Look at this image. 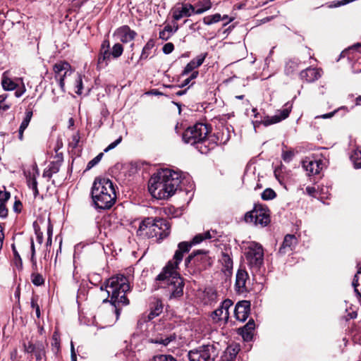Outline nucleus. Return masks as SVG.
Segmentation results:
<instances>
[{"label": "nucleus", "mask_w": 361, "mask_h": 361, "mask_svg": "<svg viewBox=\"0 0 361 361\" xmlns=\"http://www.w3.org/2000/svg\"><path fill=\"white\" fill-rule=\"evenodd\" d=\"M255 326V322L253 319L249 320V322L241 329H239L240 334L242 335L244 340L249 341L252 337V331Z\"/></svg>", "instance_id": "obj_27"}, {"label": "nucleus", "mask_w": 361, "mask_h": 361, "mask_svg": "<svg viewBox=\"0 0 361 361\" xmlns=\"http://www.w3.org/2000/svg\"><path fill=\"white\" fill-rule=\"evenodd\" d=\"M172 17L174 20H179L184 17H190L194 14V6L190 4H181L172 9Z\"/></svg>", "instance_id": "obj_18"}, {"label": "nucleus", "mask_w": 361, "mask_h": 361, "mask_svg": "<svg viewBox=\"0 0 361 361\" xmlns=\"http://www.w3.org/2000/svg\"><path fill=\"white\" fill-rule=\"evenodd\" d=\"M30 249H31V257H35L36 252H35V244H34L33 239H31Z\"/></svg>", "instance_id": "obj_61"}, {"label": "nucleus", "mask_w": 361, "mask_h": 361, "mask_svg": "<svg viewBox=\"0 0 361 361\" xmlns=\"http://www.w3.org/2000/svg\"><path fill=\"white\" fill-rule=\"evenodd\" d=\"M103 157V153H99L97 156H96L94 159L90 160L87 165V169L89 170L94 167L95 165H97L102 159Z\"/></svg>", "instance_id": "obj_49"}, {"label": "nucleus", "mask_w": 361, "mask_h": 361, "mask_svg": "<svg viewBox=\"0 0 361 361\" xmlns=\"http://www.w3.org/2000/svg\"><path fill=\"white\" fill-rule=\"evenodd\" d=\"M220 235L215 230L207 231L202 233H198L194 236L190 242H181L178 245V250L176 251L173 256V259L177 262H181L184 253L188 252L192 245L200 244L203 240L207 239H217Z\"/></svg>", "instance_id": "obj_7"}, {"label": "nucleus", "mask_w": 361, "mask_h": 361, "mask_svg": "<svg viewBox=\"0 0 361 361\" xmlns=\"http://www.w3.org/2000/svg\"><path fill=\"white\" fill-rule=\"evenodd\" d=\"M33 227L37 237V240L39 244H42L43 242V233L41 231L40 228L36 221L33 223Z\"/></svg>", "instance_id": "obj_44"}, {"label": "nucleus", "mask_w": 361, "mask_h": 361, "mask_svg": "<svg viewBox=\"0 0 361 361\" xmlns=\"http://www.w3.org/2000/svg\"><path fill=\"white\" fill-rule=\"evenodd\" d=\"M32 283L36 286H39L44 283V279L42 275L38 272H32L30 276Z\"/></svg>", "instance_id": "obj_36"}, {"label": "nucleus", "mask_w": 361, "mask_h": 361, "mask_svg": "<svg viewBox=\"0 0 361 361\" xmlns=\"http://www.w3.org/2000/svg\"><path fill=\"white\" fill-rule=\"evenodd\" d=\"M221 20V16L219 13H216L212 16H205L203 18V23L205 25H212L219 22Z\"/></svg>", "instance_id": "obj_37"}, {"label": "nucleus", "mask_w": 361, "mask_h": 361, "mask_svg": "<svg viewBox=\"0 0 361 361\" xmlns=\"http://www.w3.org/2000/svg\"><path fill=\"white\" fill-rule=\"evenodd\" d=\"M249 279V275L245 269H239L235 276V288L238 293L247 291L246 283Z\"/></svg>", "instance_id": "obj_20"}, {"label": "nucleus", "mask_w": 361, "mask_h": 361, "mask_svg": "<svg viewBox=\"0 0 361 361\" xmlns=\"http://www.w3.org/2000/svg\"><path fill=\"white\" fill-rule=\"evenodd\" d=\"M163 310V305L160 301H156L153 306L151 307V310L147 315V321H150L159 316Z\"/></svg>", "instance_id": "obj_30"}, {"label": "nucleus", "mask_w": 361, "mask_h": 361, "mask_svg": "<svg viewBox=\"0 0 361 361\" xmlns=\"http://www.w3.org/2000/svg\"><path fill=\"white\" fill-rule=\"evenodd\" d=\"M47 240L46 243L47 247L51 246L52 243V235H53V225L51 224L50 219H48L47 221Z\"/></svg>", "instance_id": "obj_42"}, {"label": "nucleus", "mask_w": 361, "mask_h": 361, "mask_svg": "<svg viewBox=\"0 0 361 361\" xmlns=\"http://www.w3.org/2000/svg\"><path fill=\"white\" fill-rule=\"evenodd\" d=\"M358 274H356L354 276V279H353V283H352V285L354 287V291L355 293H356V294L357 295H359L360 297V294L361 293L359 292L358 289H357V286H358V281H359V277H358Z\"/></svg>", "instance_id": "obj_54"}, {"label": "nucleus", "mask_w": 361, "mask_h": 361, "mask_svg": "<svg viewBox=\"0 0 361 361\" xmlns=\"http://www.w3.org/2000/svg\"><path fill=\"white\" fill-rule=\"evenodd\" d=\"M276 194L275 191L274 190H272L271 188L265 189L261 195V197H262V200H273L276 197Z\"/></svg>", "instance_id": "obj_39"}, {"label": "nucleus", "mask_w": 361, "mask_h": 361, "mask_svg": "<svg viewBox=\"0 0 361 361\" xmlns=\"http://www.w3.org/2000/svg\"><path fill=\"white\" fill-rule=\"evenodd\" d=\"M180 262L169 261L157 276L158 288H165L170 300L177 299L183 295L184 281L177 271Z\"/></svg>", "instance_id": "obj_3"}, {"label": "nucleus", "mask_w": 361, "mask_h": 361, "mask_svg": "<svg viewBox=\"0 0 361 361\" xmlns=\"http://www.w3.org/2000/svg\"><path fill=\"white\" fill-rule=\"evenodd\" d=\"M180 183V175L178 172L164 169L151 177L148 190L154 198L165 200L176 192Z\"/></svg>", "instance_id": "obj_1"}, {"label": "nucleus", "mask_w": 361, "mask_h": 361, "mask_svg": "<svg viewBox=\"0 0 361 361\" xmlns=\"http://www.w3.org/2000/svg\"><path fill=\"white\" fill-rule=\"evenodd\" d=\"M209 133L207 125L197 123L188 128L183 133L182 138L184 142L195 145L200 153L207 154L215 147V143L210 142L207 137Z\"/></svg>", "instance_id": "obj_5"}, {"label": "nucleus", "mask_w": 361, "mask_h": 361, "mask_svg": "<svg viewBox=\"0 0 361 361\" xmlns=\"http://www.w3.org/2000/svg\"><path fill=\"white\" fill-rule=\"evenodd\" d=\"M122 141V137L120 136L118 139H116L114 142L111 143L105 149L104 152H107L113 149H114L118 144H120Z\"/></svg>", "instance_id": "obj_53"}, {"label": "nucleus", "mask_w": 361, "mask_h": 361, "mask_svg": "<svg viewBox=\"0 0 361 361\" xmlns=\"http://www.w3.org/2000/svg\"><path fill=\"white\" fill-rule=\"evenodd\" d=\"M282 169H283V168H282V166H280V167H279V168H277V169H276L274 170V176H275L276 178V179H277L280 183H281L282 179H283V178H282V176H281Z\"/></svg>", "instance_id": "obj_57"}, {"label": "nucleus", "mask_w": 361, "mask_h": 361, "mask_svg": "<svg viewBox=\"0 0 361 361\" xmlns=\"http://www.w3.org/2000/svg\"><path fill=\"white\" fill-rule=\"evenodd\" d=\"M211 0H203L202 1L198 2L197 6H199L198 8L195 9L194 7V14H202L204 12L208 11L212 7Z\"/></svg>", "instance_id": "obj_31"}, {"label": "nucleus", "mask_w": 361, "mask_h": 361, "mask_svg": "<svg viewBox=\"0 0 361 361\" xmlns=\"http://www.w3.org/2000/svg\"><path fill=\"white\" fill-rule=\"evenodd\" d=\"M11 247H12V250H13V255H14L15 259L19 261V262L21 264L22 263L21 258H20V256L19 253L18 252V251H17V250L16 248L15 245L12 244Z\"/></svg>", "instance_id": "obj_59"}, {"label": "nucleus", "mask_w": 361, "mask_h": 361, "mask_svg": "<svg viewBox=\"0 0 361 361\" xmlns=\"http://www.w3.org/2000/svg\"><path fill=\"white\" fill-rule=\"evenodd\" d=\"M221 351L219 343H212L202 345L188 353L190 361H215Z\"/></svg>", "instance_id": "obj_6"}, {"label": "nucleus", "mask_w": 361, "mask_h": 361, "mask_svg": "<svg viewBox=\"0 0 361 361\" xmlns=\"http://www.w3.org/2000/svg\"><path fill=\"white\" fill-rule=\"evenodd\" d=\"M31 307L34 308L35 310L36 316L37 318L40 317L41 312H40V307L39 305L37 304V297L33 296L31 298L30 301Z\"/></svg>", "instance_id": "obj_46"}, {"label": "nucleus", "mask_w": 361, "mask_h": 361, "mask_svg": "<svg viewBox=\"0 0 361 361\" xmlns=\"http://www.w3.org/2000/svg\"><path fill=\"white\" fill-rule=\"evenodd\" d=\"M110 42L108 39H104L101 45L100 52L98 56L97 63L101 67H105L108 65L111 56L109 51Z\"/></svg>", "instance_id": "obj_21"}, {"label": "nucleus", "mask_w": 361, "mask_h": 361, "mask_svg": "<svg viewBox=\"0 0 361 361\" xmlns=\"http://www.w3.org/2000/svg\"><path fill=\"white\" fill-rule=\"evenodd\" d=\"M53 70L55 74V79L59 82L61 89L64 91V79L68 74L71 73V65L66 61H59L54 64Z\"/></svg>", "instance_id": "obj_14"}, {"label": "nucleus", "mask_w": 361, "mask_h": 361, "mask_svg": "<svg viewBox=\"0 0 361 361\" xmlns=\"http://www.w3.org/2000/svg\"><path fill=\"white\" fill-rule=\"evenodd\" d=\"M123 51V46L119 43H116L113 46L111 54L114 58H118L119 56H121L122 55Z\"/></svg>", "instance_id": "obj_41"}, {"label": "nucleus", "mask_w": 361, "mask_h": 361, "mask_svg": "<svg viewBox=\"0 0 361 361\" xmlns=\"http://www.w3.org/2000/svg\"><path fill=\"white\" fill-rule=\"evenodd\" d=\"M91 196L96 208L110 209L116 200V189L113 182L109 178H96L92 188Z\"/></svg>", "instance_id": "obj_4"}, {"label": "nucleus", "mask_w": 361, "mask_h": 361, "mask_svg": "<svg viewBox=\"0 0 361 361\" xmlns=\"http://www.w3.org/2000/svg\"><path fill=\"white\" fill-rule=\"evenodd\" d=\"M3 188V190L0 189V203L6 204V202L10 199L11 194L9 192L6 190L4 186Z\"/></svg>", "instance_id": "obj_48"}, {"label": "nucleus", "mask_w": 361, "mask_h": 361, "mask_svg": "<svg viewBox=\"0 0 361 361\" xmlns=\"http://www.w3.org/2000/svg\"><path fill=\"white\" fill-rule=\"evenodd\" d=\"M294 156H295V152L292 149L283 150L282 152V154H281V157H282L283 160L286 163H289L290 161H292Z\"/></svg>", "instance_id": "obj_43"}, {"label": "nucleus", "mask_w": 361, "mask_h": 361, "mask_svg": "<svg viewBox=\"0 0 361 361\" xmlns=\"http://www.w3.org/2000/svg\"><path fill=\"white\" fill-rule=\"evenodd\" d=\"M154 217L145 218L140 223L137 231V235L142 238H154L155 233L153 232Z\"/></svg>", "instance_id": "obj_16"}, {"label": "nucleus", "mask_w": 361, "mask_h": 361, "mask_svg": "<svg viewBox=\"0 0 361 361\" xmlns=\"http://www.w3.org/2000/svg\"><path fill=\"white\" fill-rule=\"evenodd\" d=\"M350 159L355 168H361V149H357L353 152Z\"/></svg>", "instance_id": "obj_35"}, {"label": "nucleus", "mask_w": 361, "mask_h": 361, "mask_svg": "<svg viewBox=\"0 0 361 361\" xmlns=\"http://www.w3.org/2000/svg\"><path fill=\"white\" fill-rule=\"evenodd\" d=\"M171 341H172L171 336H165L164 338L160 337V338L150 339L151 343H156V344H161L164 346H166Z\"/></svg>", "instance_id": "obj_40"}, {"label": "nucleus", "mask_w": 361, "mask_h": 361, "mask_svg": "<svg viewBox=\"0 0 361 361\" xmlns=\"http://www.w3.org/2000/svg\"><path fill=\"white\" fill-rule=\"evenodd\" d=\"M322 160H317L310 157H305L302 161V166L308 176L318 174L322 169Z\"/></svg>", "instance_id": "obj_17"}, {"label": "nucleus", "mask_w": 361, "mask_h": 361, "mask_svg": "<svg viewBox=\"0 0 361 361\" xmlns=\"http://www.w3.org/2000/svg\"><path fill=\"white\" fill-rule=\"evenodd\" d=\"M159 35V38L164 41L168 40L171 37V35L166 32L165 30L160 31Z\"/></svg>", "instance_id": "obj_56"}, {"label": "nucleus", "mask_w": 361, "mask_h": 361, "mask_svg": "<svg viewBox=\"0 0 361 361\" xmlns=\"http://www.w3.org/2000/svg\"><path fill=\"white\" fill-rule=\"evenodd\" d=\"M250 310V303L247 300L238 302L234 309L236 319L244 322L247 318Z\"/></svg>", "instance_id": "obj_19"}, {"label": "nucleus", "mask_w": 361, "mask_h": 361, "mask_svg": "<svg viewBox=\"0 0 361 361\" xmlns=\"http://www.w3.org/2000/svg\"><path fill=\"white\" fill-rule=\"evenodd\" d=\"M153 232L159 240H163L170 233V225L168 221L162 218H154Z\"/></svg>", "instance_id": "obj_15"}, {"label": "nucleus", "mask_w": 361, "mask_h": 361, "mask_svg": "<svg viewBox=\"0 0 361 361\" xmlns=\"http://www.w3.org/2000/svg\"><path fill=\"white\" fill-rule=\"evenodd\" d=\"M71 360H72V361L77 360L76 354L75 353L74 346H73V343H71Z\"/></svg>", "instance_id": "obj_62"}, {"label": "nucleus", "mask_w": 361, "mask_h": 361, "mask_svg": "<svg viewBox=\"0 0 361 361\" xmlns=\"http://www.w3.org/2000/svg\"><path fill=\"white\" fill-rule=\"evenodd\" d=\"M214 257L209 255V251L197 250L191 253L185 260V266L189 267L192 264L195 267V271L201 272L203 270L212 267Z\"/></svg>", "instance_id": "obj_8"}, {"label": "nucleus", "mask_w": 361, "mask_h": 361, "mask_svg": "<svg viewBox=\"0 0 361 361\" xmlns=\"http://www.w3.org/2000/svg\"><path fill=\"white\" fill-rule=\"evenodd\" d=\"M32 115H33V112L32 110H27L25 111V116L23 121L21 122L20 126L19 127V130H18V139L20 141H22L23 140L24 131L29 126V123L32 119Z\"/></svg>", "instance_id": "obj_28"}, {"label": "nucleus", "mask_w": 361, "mask_h": 361, "mask_svg": "<svg viewBox=\"0 0 361 361\" xmlns=\"http://www.w3.org/2000/svg\"><path fill=\"white\" fill-rule=\"evenodd\" d=\"M298 243V240L294 235L288 234L285 236L281 246L279 248V253L285 255L291 252Z\"/></svg>", "instance_id": "obj_24"}, {"label": "nucleus", "mask_w": 361, "mask_h": 361, "mask_svg": "<svg viewBox=\"0 0 361 361\" xmlns=\"http://www.w3.org/2000/svg\"><path fill=\"white\" fill-rule=\"evenodd\" d=\"M174 49V45L171 42L166 43L164 45L162 51L164 54H169L171 53Z\"/></svg>", "instance_id": "obj_52"}, {"label": "nucleus", "mask_w": 361, "mask_h": 361, "mask_svg": "<svg viewBox=\"0 0 361 361\" xmlns=\"http://www.w3.org/2000/svg\"><path fill=\"white\" fill-rule=\"evenodd\" d=\"M8 216V209L5 204L0 203V217L6 218Z\"/></svg>", "instance_id": "obj_55"}, {"label": "nucleus", "mask_w": 361, "mask_h": 361, "mask_svg": "<svg viewBox=\"0 0 361 361\" xmlns=\"http://www.w3.org/2000/svg\"><path fill=\"white\" fill-rule=\"evenodd\" d=\"M233 302L230 299L224 300L221 305L212 312L211 317L214 322H219L224 321L226 323L229 318V308L233 305Z\"/></svg>", "instance_id": "obj_12"}, {"label": "nucleus", "mask_w": 361, "mask_h": 361, "mask_svg": "<svg viewBox=\"0 0 361 361\" xmlns=\"http://www.w3.org/2000/svg\"><path fill=\"white\" fill-rule=\"evenodd\" d=\"M61 165L59 162L51 161L43 171V177L51 178L52 176L59 171Z\"/></svg>", "instance_id": "obj_29"}, {"label": "nucleus", "mask_w": 361, "mask_h": 361, "mask_svg": "<svg viewBox=\"0 0 361 361\" xmlns=\"http://www.w3.org/2000/svg\"><path fill=\"white\" fill-rule=\"evenodd\" d=\"M27 183L29 188L34 191L35 195H37L39 191L37 189V182L36 178L29 174V176H27Z\"/></svg>", "instance_id": "obj_38"}, {"label": "nucleus", "mask_w": 361, "mask_h": 361, "mask_svg": "<svg viewBox=\"0 0 361 361\" xmlns=\"http://www.w3.org/2000/svg\"><path fill=\"white\" fill-rule=\"evenodd\" d=\"M300 62L297 59L289 60L285 66V72L287 75H290L298 71Z\"/></svg>", "instance_id": "obj_32"}, {"label": "nucleus", "mask_w": 361, "mask_h": 361, "mask_svg": "<svg viewBox=\"0 0 361 361\" xmlns=\"http://www.w3.org/2000/svg\"><path fill=\"white\" fill-rule=\"evenodd\" d=\"M245 255L251 267L259 268L263 264L264 250L259 243L256 242L250 243Z\"/></svg>", "instance_id": "obj_10"}, {"label": "nucleus", "mask_w": 361, "mask_h": 361, "mask_svg": "<svg viewBox=\"0 0 361 361\" xmlns=\"http://www.w3.org/2000/svg\"><path fill=\"white\" fill-rule=\"evenodd\" d=\"M75 93L79 95L81 94L82 90V80L80 74L77 75V78L75 79Z\"/></svg>", "instance_id": "obj_47"}, {"label": "nucleus", "mask_w": 361, "mask_h": 361, "mask_svg": "<svg viewBox=\"0 0 361 361\" xmlns=\"http://www.w3.org/2000/svg\"><path fill=\"white\" fill-rule=\"evenodd\" d=\"M178 29V26L176 25L174 26V29L169 25H167L164 27V30L170 33L171 35L176 32Z\"/></svg>", "instance_id": "obj_58"}, {"label": "nucleus", "mask_w": 361, "mask_h": 361, "mask_svg": "<svg viewBox=\"0 0 361 361\" xmlns=\"http://www.w3.org/2000/svg\"><path fill=\"white\" fill-rule=\"evenodd\" d=\"M80 142V135L78 133L73 135L71 137V140L69 142V145L73 148H76Z\"/></svg>", "instance_id": "obj_50"}, {"label": "nucleus", "mask_w": 361, "mask_h": 361, "mask_svg": "<svg viewBox=\"0 0 361 361\" xmlns=\"http://www.w3.org/2000/svg\"><path fill=\"white\" fill-rule=\"evenodd\" d=\"M52 338H53V342L51 343V346H52L53 350H56L55 353H56L59 350V348H60V341L56 336V333L54 334Z\"/></svg>", "instance_id": "obj_51"}, {"label": "nucleus", "mask_w": 361, "mask_h": 361, "mask_svg": "<svg viewBox=\"0 0 361 361\" xmlns=\"http://www.w3.org/2000/svg\"><path fill=\"white\" fill-rule=\"evenodd\" d=\"M152 361H177L173 356L169 355H159L154 356Z\"/></svg>", "instance_id": "obj_45"}, {"label": "nucleus", "mask_w": 361, "mask_h": 361, "mask_svg": "<svg viewBox=\"0 0 361 361\" xmlns=\"http://www.w3.org/2000/svg\"><path fill=\"white\" fill-rule=\"evenodd\" d=\"M300 78L307 82H312L321 77L320 71L317 68H308L300 72Z\"/></svg>", "instance_id": "obj_25"}, {"label": "nucleus", "mask_w": 361, "mask_h": 361, "mask_svg": "<svg viewBox=\"0 0 361 361\" xmlns=\"http://www.w3.org/2000/svg\"><path fill=\"white\" fill-rule=\"evenodd\" d=\"M207 56V53H202L197 56L195 58L192 59L184 68L182 71L181 75L185 76L192 71H194L195 68L200 67L203 63Z\"/></svg>", "instance_id": "obj_23"}, {"label": "nucleus", "mask_w": 361, "mask_h": 361, "mask_svg": "<svg viewBox=\"0 0 361 361\" xmlns=\"http://www.w3.org/2000/svg\"><path fill=\"white\" fill-rule=\"evenodd\" d=\"M47 343L42 341H36L34 343L30 341L27 343L23 344L24 351L27 353L32 354L36 361L47 360Z\"/></svg>", "instance_id": "obj_11"}, {"label": "nucleus", "mask_w": 361, "mask_h": 361, "mask_svg": "<svg viewBox=\"0 0 361 361\" xmlns=\"http://www.w3.org/2000/svg\"><path fill=\"white\" fill-rule=\"evenodd\" d=\"M154 47V42L153 39H149L146 44L144 46L140 57V59H146L148 58L151 53L152 49Z\"/></svg>", "instance_id": "obj_33"}, {"label": "nucleus", "mask_w": 361, "mask_h": 361, "mask_svg": "<svg viewBox=\"0 0 361 361\" xmlns=\"http://www.w3.org/2000/svg\"><path fill=\"white\" fill-rule=\"evenodd\" d=\"M118 39L123 43H128L133 41L137 36V32L131 30L128 25H123L118 27L116 32Z\"/></svg>", "instance_id": "obj_22"}, {"label": "nucleus", "mask_w": 361, "mask_h": 361, "mask_svg": "<svg viewBox=\"0 0 361 361\" xmlns=\"http://www.w3.org/2000/svg\"><path fill=\"white\" fill-rule=\"evenodd\" d=\"M1 85L4 90L7 91L13 90L17 87V84L16 82H14L11 78L4 75L1 80Z\"/></svg>", "instance_id": "obj_34"}, {"label": "nucleus", "mask_w": 361, "mask_h": 361, "mask_svg": "<svg viewBox=\"0 0 361 361\" xmlns=\"http://www.w3.org/2000/svg\"><path fill=\"white\" fill-rule=\"evenodd\" d=\"M244 219L247 223L264 227L270 222L269 210L265 205L256 204L252 210L245 214Z\"/></svg>", "instance_id": "obj_9"}, {"label": "nucleus", "mask_w": 361, "mask_h": 361, "mask_svg": "<svg viewBox=\"0 0 361 361\" xmlns=\"http://www.w3.org/2000/svg\"><path fill=\"white\" fill-rule=\"evenodd\" d=\"M219 262L224 267V271L226 275H229L231 274V270L233 269V259L229 255V254L226 252H222L221 256L219 258Z\"/></svg>", "instance_id": "obj_26"}, {"label": "nucleus", "mask_w": 361, "mask_h": 361, "mask_svg": "<svg viewBox=\"0 0 361 361\" xmlns=\"http://www.w3.org/2000/svg\"><path fill=\"white\" fill-rule=\"evenodd\" d=\"M130 288L128 280L123 275H116L109 278L105 282L104 288V286L100 288L102 290L105 289L108 295L111 298L110 300L104 299L103 302H109L114 307L116 319L120 315L121 307L129 304L126 293L130 290Z\"/></svg>", "instance_id": "obj_2"}, {"label": "nucleus", "mask_w": 361, "mask_h": 361, "mask_svg": "<svg viewBox=\"0 0 361 361\" xmlns=\"http://www.w3.org/2000/svg\"><path fill=\"white\" fill-rule=\"evenodd\" d=\"M56 160L54 161V162H59V164L61 166V164H62L63 160L62 154L61 153V154H57L56 156Z\"/></svg>", "instance_id": "obj_63"}, {"label": "nucleus", "mask_w": 361, "mask_h": 361, "mask_svg": "<svg viewBox=\"0 0 361 361\" xmlns=\"http://www.w3.org/2000/svg\"><path fill=\"white\" fill-rule=\"evenodd\" d=\"M292 107H293V104L290 102H287L283 106V109L279 110L278 111L277 114L272 116H264L263 120H262L261 123L264 126H270L272 124L279 123L280 121H281L288 117V116L291 111Z\"/></svg>", "instance_id": "obj_13"}, {"label": "nucleus", "mask_w": 361, "mask_h": 361, "mask_svg": "<svg viewBox=\"0 0 361 361\" xmlns=\"http://www.w3.org/2000/svg\"><path fill=\"white\" fill-rule=\"evenodd\" d=\"M315 191H316V190H315V188H314V187H310V186H308V187H307V188H306V192H307L309 195H314V193L315 192Z\"/></svg>", "instance_id": "obj_64"}, {"label": "nucleus", "mask_w": 361, "mask_h": 361, "mask_svg": "<svg viewBox=\"0 0 361 361\" xmlns=\"http://www.w3.org/2000/svg\"><path fill=\"white\" fill-rule=\"evenodd\" d=\"M30 261L32 262V268L33 272H37L38 268H37L36 257H30Z\"/></svg>", "instance_id": "obj_60"}]
</instances>
